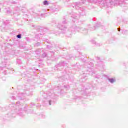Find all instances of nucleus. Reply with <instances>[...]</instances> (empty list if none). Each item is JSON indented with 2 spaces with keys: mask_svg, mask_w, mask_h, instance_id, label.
<instances>
[{
  "mask_svg": "<svg viewBox=\"0 0 128 128\" xmlns=\"http://www.w3.org/2000/svg\"><path fill=\"white\" fill-rule=\"evenodd\" d=\"M118 32H120V29L118 28Z\"/></svg>",
  "mask_w": 128,
  "mask_h": 128,
  "instance_id": "nucleus-4",
  "label": "nucleus"
},
{
  "mask_svg": "<svg viewBox=\"0 0 128 128\" xmlns=\"http://www.w3.org/2000/svg\"><path fill=\"white\" fill-rule=\"evenodd\" d=\"M48 1H44V6H46V4H48Z\"/></svg>",
  "mask_w": 128,
  "mask_h": 128,
  "instance_id": "nucleus-2",
  "label": "nucleus"
},
{
  "mask_svg": "<svg viewBox=\"0 0 128 128\" xmlns=\"http://www.w3.org/2000/svg\"><path fill=\"white\" fill-rule=\"evenodd\" d=\"M17 38H20V34H18Z\"/></svg>",
  "mask_w": 128,
  "mask_h": 128,
  "instance_id": "nucleus-3",
  "label": "nucleus"
},
{
  "mask_svg": "<svg viewBox=\"0 0 128 128\" xmlns=\"http://www.w3.org/2000/svg\"><path fill=\"white\" fill-rule=\"evenodd\" d=\"M109 81L110 82H112V84L113 82H116V80H114V79L113 78H110L109 79Z\"/></svg>",
  "mask_w": 128,
  "mask_h": 128,
  "instance_id": "nucleus-1",
  "label": "nucleus"
}]
</instances>
